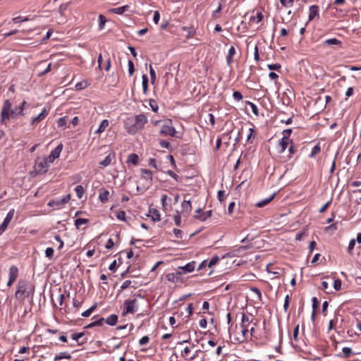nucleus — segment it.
<instances>
[{"label": "nucleus", "mask_w": 361, "mask_h": 361, "mask_svg": "<svg viewBox=\"0 0 361 361\" xmlns=\"http://www.w3.org/2000/svg\"><path fill=\"white\" fill-rule=\"evenodd\" d=\"M109 192L107 190L105 189H101L99 190V200L104 203L106 202L109 199Z\"/></svg>", "instance_id": "19"}, {"label": "nucleus", "mask_w": 361, "mask_h": 361, "mask_svg": "<svg viewBox=\"0 0 361 361\" xmlns=\"http://www.w3.org/2000/svg\"><path fill=\"white\" fill-rule=\"evenodd\" d=\"M292 133V129L291 128H289V129H286L283 131V138L285 139H289V137L290 135V134Z\"/></svg>", "instance_id": "59"}, {"label": "nucleus", "mask_w": 361, "mask_h": 361, "mask_svg": "<svg viewBox=\"0 0 361 361\" xmlns=\"http://www.w3.org/2000/svg\"><path fill=\"white\" fill-rule=\"evenodd\" d=\"M182 30L186 32V33H187L186 38L187 39L190 38L195 33V30L192 27L184 26V27H182Z\"/></svg>", "instance_id": "31"}, {"label": "nucleus", "mask_w": 361, "mask_h": 361, "mask_svg": "<svg viewBox=\"0 0 361 361\" xmlns=\"http://www.w3.org/2000/svg\"><path fill=\"white\" fill-rule=\"evenodd\" d=\"M149 105H150V106H151V108H152V111L154 112H157L158 111L159 106H158V105H157V104L155 100L150 99L149 100Z\"/></svg>", "instance_id": "46"}, {"label": "nucleus", "mask_w": 361, "mask_h": 361, "mask_svg": "<svg viewBox=\"0 0 361 361\" xmlns=\"http://www.w3.org/2000/svg\"><path fill=\"white\" fill-rule=\"evenodd\" d=\"M115 159V153H110L106 158L99 162V164L102 166H108L111 164L113 159Z\"/></svg>", "instance_id": "16"}, {"label": "nucleus", "mask_w": 361, "mask_h": 361, "mask_svg": "<svg viewBox=\"0 0 361 361\" xmlns=\"http://www.w3.org/2000/svg\"><path fill=\"white\" fill-rule=\"evenodd\" d=\"M116 216L118 219L125 221L126 213L124 211H118L116 214Z\"/></svg>", "instance_id": "50"}, {"label": "nucleus", "mask_w": 361, "mask_h": 361, "mask_svg": "<svg viewBox=\"0 0 361 361\" xmlns=\"http://www.w3.org/2000/svg\"><path fill=\"white\" fill-rule=\"evenodd\" d=\"M63 358L70 360V359H71V354L68 353L67 352H62L59 355H56L54 357V361L61 360Z\"/></svg>", "instance_id": "28"}, {"label": "nucleus", "mask_w": 361, "mask_h": 361, "mask_svg": "<svg viewBox=\"0 0 361 361\" xmlns=\"http://www.w3.org/2000/svg\"><path fill=\"white\" fill-rule=\"evenodd\" d=\"M75 191L76 192L78 197L80 199L82 198L85 192L83 187L82 185H77L75 188Z\"/></svg>", "instance_id": "37"}, {"label": "nucleus", "mask_w": 361, "mask_h": 361, "mask_svg": "<svg viewBox=\"0 0 361 361\" xmlns=\"http://www.w3.org/2000/svg\"><path fill=\"white\" fill-rule=\"evenodd\" d=\"M219 261V257H218V256H215V257H212V258L209 260V263L207 264V266H208L209 267H213L214 265L216 264H217V262H218Z\"/></svg>", "instance_id": "45"}, {"label": "nucleus", "mask_w": 361, "mask_h": 361, "mask_svg": "<svg viewBox=\"0 0 361 361\" xmlns=\"http://www.w3.org/2000/svg\"><path fill=\"white\" fill-rule=\"evenodd\" d=\"M131 283H132V282H131V281H130V280H126V281H125L123 283V284L121 285V288L122 290L126 289L127 288H128V287L130 286Z\"/></svg>", "instance_id": "64"}, {"label": "nucleus", "mask_w": 361, "mask_h": 361, "mask_svg": "<svg viewBox=\"0 0 361 361\" xmlns=\"http://www.w3.org/2000/svg\"><path fill=\"white\" fill-rule=\"evenodd\" d=\"M309 16H308V21L313 20L315 18H319V6L317 5H312L310 6L309 9Z\"/></svg>", "instance_id": "12"}, {"label": "nucleus", "mask_w": 361, "mask_h": 361, "mask_svg": "<svg viewBox=\"0 0 361 361\" xmlns=\"http://www.w3.org/2000/svg\"><path fill=\"white\" fill-rule=\"evenodd\" d=\"M249 131H250V133L249 135L247 136V140H246V142L247 143H250L252 144V140L255 138V135H254V133H255V130L253 128H249Z\"/></svg>", "instance_id": "41"}, {"label": "nucleus", "mask_w": 361, "mask_h": 361, "mask_svg": "<svg viewBox=\"0 0 361 361\" xmlns=\"http://www.w3.org/2000/svg\"><path fill=\"white\" fill-rule=\"evenodd\" d=\"M34 286L27 281L20 279L17 284V290L15 293L16 298L25 300L34 293Z\"/></svg>", "instance_id": "2"}, {"label": "nucleus", "mask_w": 361, "mask_h": 361, "mask_svg": "<svg viewBox=\"0 0 361 361\" xmlns=\"http://www.w3.org/2000/svg\"><path fill=\"white\" fill-rule=\"evenodd\" d=\"M167 174H169L171 177H172L173 179H175L176 181L179 180V176L175 173L173 171L169 170L166 172Z\"/></svg>", "instance_id": "60"}, {"label": "nucleus", "mask_w": 361, "mask_h": 361, "mask_svg": "<svg viewBox=\"0 0 361 361\" xmlns=\"http://www.w3.org/2000/svg\"><path fill=\"white\" fill-rule=\"evenodd\" d=\"M343 351V357L344 358H348L350 357V355H352L353 353V351H352V349L350 348H348V347H344L342 350Z\"/></svg>", "instance_id": "38"}, {"label": "nucleus", "mask_w": 361, "mask_h": 361, "mask_svg": "<svg viewBox=\"0 0 361 361\" xmlns=\"http://www.w3.org/2000/svg\"><path fill=\"white\" fill-rule=\"evenodd\" d=\"M149 74H150L151 83L154 84L156 80V73H155V71L153 69L152 65L149 66Z\"/></svg>", "instance_id": "43"}, {"label": "nucleus", "mask_w": 361, "mask_h": 361, "mask_svg": "<svg viewBox=\"0 0 361 361\" xmlns=\"http://www.w3.org/2000/svg\"><path fill=\"white\" fill-rule=\"evenodd\" d=\"M263 18V15L261 12H258L256 16H253L251 20H256L257 23H259Z\"/></svg>", "instance_id": "58"}, {"label": "nucleus", "mask_w": 361, "mask_h": 361, "mask_svg": "<svg viewBox=\"0 0 361 361\" xmlns=\"http://www.w3.org/2000/svg\"><path fill=\"white\" fill-rule=\"evenodd\" d=\"M268 68L271 71L276 70L278 71L281 68V66L280 63H274V64H269L267 66Z\"/></svg>", "instance_id": "56"}, {"label": "nucleus", "mask_w": 361, "mask_h": 361, "mask_svg": "<svg viewBox=\"0 0 361 361\" xmlns=\"http://www.w3.org/2000/svg\"><path fill=\"white\" fill-rule=\"evenodd\" d=\"M71 195H67L59 200H51L48 203L50 207H54L56 209H59L61 206L69 202Z\"/></svg>", "instance_id": "10"}, {"label": "nucleus", "mask_w": 361, "mask_h": 361, "mask_svg": "<svg viewBox=\"0 0 361 361\" xmlns=\"http://www.w3.org/2000/svg\"><path fill=\"white\" fill-rule=\"evenodd\" d=\"M128 65L129 75H130V76H131L133 75V73L135 72V66H134V63H133V61L128 60Z\"/></svg>", "instance_id": "44"}, {"label": "nucleus", "mask_w": 361, "mask_h": 361, "mask_svg": "<svg viewBox=\"0 0 361 361\" xmlns=\"http://www.w3.org/2000/svg\"><path fill=\"white\" fill-rule=\"evenodd\" d=\"M138 155L135 153H132L128 155L127 161L129 163H132L134 165H136L138 163Z\"/></svg>", "instance_id": "24"}, {"label": "nucleus", "mask_w": 361, "mask_h": 361, "mask_svg": "<svg viewBox=\"0 0 361 361\" xmlns=\"http://www.w3.org/2000/svg\"><path fill=\"white\" fill-rule=\"evenodd\" d=\"M195 267V262H190L183 267H179L178 269H181L183 274L190 273L194 271Z\"/></svg>", "instance_id": "15"}, {"label": "nucleus", "mask_w": 361, "mask_h": 361, "mask_svg": "<svg viewBox=\"0 0 361 361\" xmlns=\"http://www.w3.org/2000/svg\"><path fill=\"white\" fill-rule=\"evenodd\" d=\"M19 270L16 265L11 266L9 269V279L7 283V286L10 287L12 286L13 282L16 280L18 276Z\"/></svg>", "instance_id": "9"}, {"label": "nucleus", "mask_w": 361, "mask_h": 361, "mask_svg": "<svg viewBox=\"0 0 361 361\" xmlns=\"http://www.w3.org/2000/svg\"><path fill=\"white\" fill-rule=\"evenodd\" d=\"M68 4H69V3L63 4L59 6V13H61V15L63 16L64 14V12L66 11V9L68 6Z\"/></svg>", "instance_id": "54"}, {"label": "nucleus", "mask_w": 361, "mask_h": 361, "mask_svg": "<svg viewBox=\"0 0 361 361\" xmlns=\"http://www.w3.org/2000/svg\"><path fill=\"white\" fill-rule=\"evenodd\" d=\"M250 106H251V109H252V113L255 115V116H258L259 115V112H258V108L257 106L253 104V103H251L250 102Z\"/></svg>", "instance_id": "61"}, {"label": "nucleus", "mask_w": 361, "mask_h": 361, "mask_svg": "<svg viewBox=\"0 0 361 361\" xmlns=\"http://www.w3.org/2000/svg\"><path fill=\"white\" fill-rule=\"evenodd\" d=\"M356 240L355 239H351L350 240L348 247V252L349 254H352V250H353L355 245Z\"/></svg>", "instance_id": "48"}, {"label": "nucleus", "mask_w": 361, "mask_h": 361, "mask_svg": "<svg viewBox=\"0 0 361 361\" xmlns=\"http://www.w3.org/2000/svg\"><path fill=\"white\" fill-rule=\"evenodd\" d=\"M149 341V338L147 336H145L140 339L139 343L140 345H146L147 343H148Z\"/></svg>", "instance_id": "55"}, {"label": "nucleus", "mask_w": 361, "mask_h": 361, "mask_svg": "<svg viewBox=\"0 0 361 361\" xmlns=\"http://www.w3.org/2000/svg\"><path fill=\"white\" fill-rule=\"evenodd\" d=\"M47 115L48 111L46 109V108H44L42 112L38 116L32 118L31 124L39 123L40 121L44 120Z\"/></svg>", "instance_id": "14"}, {"label": "nucleus", "mask_w": 361, "mask_h": 361, "mask_svg": "<svg viewBox=\"0 0 361 361\" xmlns=\"http://www.w3.org/2000/svg\"><path fill=\"white\" fill-rule=\"evenodd\" d=\"M147 122V116L141 114L127 118L124 121V126L129 134L134 135L140 130L142 129Z\"/></svg>", "instance_id": "1"}, {"label": "nucleus", "mask_w": 361, "mask_h": 361, "mask_svg": "<svg viewBox=\"0 0 361 361\" xmlns=\"http://www.w3.org/2000/svg\"><path fill=\"white\" fill-rule=\"evenodd\" d=\"M250 321L249 319V317L243 312L242 313V319H241V324H240V326H241V334H242V337H238V338H235V341L239 343H244L245 341H246L248 338V335H249V329H248V326L250 325Z\"/></svg>", "instance_id": "3"}, {"label": "nucleus", "mask_w": 361, "mask_h": 361, "mask_svg": "<svg viewBox=\"0 0 361 361\" xmlns=\"http://www.w3.org/2000/svg\"><path fill=\"white\" fill-rule=\"evenodd\" d=\"M137 302L136 299L126 300L124 302V308L122 314H133L135 312V305Z\"/></svg>", "instance_id": "6"}, {"label": "nucleus", "mask_w": 361, "mask_h": 361, "mask_svg": "<svg viewBox=\"0 0 361 361\" xmlns=\"http://www.w3.org/2000/svg\"><path fill=\"white\" fill-rule=\"evenodd\" d=\"M289 142H290V140L289 139H285V138L282 137V139L279 143V145L281 146V150H280L281 153L283 152L286 150Z\"/></svg>", "instance_id": "30"}, {"label": "nucleus", "mask_w": 361, "mask_h": 361, "mask_svg": "<svg viewBox=\"0 0 361 361\" xmlns=\"http://www.w3.org/2000/svg\"><path fill=\"white\" fill-rule=\"evenodd\" d=\"M62 149H63V145L61 143L54 149H53L51 151L50 154L52 156V159L59 158Z\"/></svg>", "instance_id": "20"}, {"label": "nucleus", "mask_w": 361, "mask_h": 361, "mask_svg": "<svg viewBox=\"0 0 361 361\" xmlns=\"http://www.w3.org/2000/svg\"><path fill=\"white\" fill-rule=\"evenodd\" d=\"M341 281L338 279H336L334 282V288L336 290H339L341 288Z\"/></svg>", "instance_id": "52"}, {"label": "nucleus", "mask_w": 361, "mask_h": 361, "mask_svg": "<svg viewBox=\"0 0 361 361\" xmlns=\"http://www.w3.org/2000/svg\"><path fill=\"white\" fill-rule=\"evenodd\" d=\"M57 124H58V126L60 128L66 127V124H67V117L64 116V117L59 118L57 121Z\"/></svg>", "instance_id": "40"}, {"label": "nucleus", "mask_w": 361, "mask_h": 361, "mask_svg": "<svg viewBox=\"0 0 361 361\" xmlns=\"http://www.w3.org/2000/svg\"><path fill=\"white\" fill-rule=\"evenodd\" d=\"M212 210H209V211L202 213L200 215H195V217L201 221H205L207 218H209L212 216Z\"/></svg>", "instance_id": "25"}, {"label": "nucleus", "mask_w": 361, "mask_h": 361, "mask_svg": "<svg viewBox=\"0 0 361 361\" xmlns=\"http://www.w3.org/2000/svg\"><path fill=\"white\" fill-rule=\"evenodd\" d=\"M106 22V18L103 15L99 16V30H102L105 25V23Z\"/></svg>", "instance_id": "39"}, {"label": "nucleus", "mask_w": 361, "mask_h": 361, "mask_svg": "<svg viewBox=\"0 0 361 361\" xmlns=\"http://www.w3.org/2000/svg\"><path fill=\"white\" fill-rule=\"evenodd\" d=\"M312 301V310H314V312H317V310L319 305V302L316 297H313Z\"/></svg>", "instance_id": "47"}, {"label": "nucleus", "mask_w": 361, "mask_h": 361, "mask_svg": "<svg viewBox=\"0 0 361 361\" xmlns=\"http://www.w3.org/2000/svg\"><path fill=\"white\" fill-rule=\"evenodd\" d=\"M118 317L116 314H111L109 317L106 319H104V322L106 324H107L109 326H115L118 322Z\"/></svg>", "instance_id": "18"}, {"label": "nucleus", "mask_w": 361, "mask_h": 361, "mask_svg": "<svg viewBox=\"0 0 361 361\" xmlns=\"http://www.w3.org/2000/svg\"><path fill=\"white\" fill-rule=\"evenodd\" d=\"M221 9H222V5H221V4L220 3V4H219V6H218V8H217L215 11H214L212 12V17H213L214 18H219V15H218V13L221 12Z\"/></svg>", "instance_id": "49"}, {"label": "nucleus", "mask_w": 361, "mask_h": 361, "mask_svg": "<svg viewBox=\"0 0 361 361\" xmlns=\"http://www.w3.org/2000/svg\"><path fill=\"white\" fill-rule=\"evenodd\" d=\"M324 44H327V45H339V46H341L342 42L336 38H331V39L325 40L324 42Z\"/></svg>", "instance_id": "32"}, {"label": "nucleus", "mask_w": 361, "mask_h": 361, "mask_svg": "<svg viewBox=\"0 0 361 361\" xmlns=\"http://www.w3.org/2000/svg\"><path fill=\"white\" fill-rule=\"evenodd\" d=\"M142 178L146 180H152V173L150 170L146 169H142L141 170Z\"/></svg>", "instance_id": "22"}, {"label": "nucleus", "mask_w": 361, "mask_h": 361, "mask_svg": "<svg viewBox=\"0 0 361 361\" xmlns=\"http://www.w3.org/2000/svg\"><path fill=\"white\" fill-rule=\"evenodd\" d=\"M174 222H175V224L177 226H180V223H181V216L180 214H177V215H175L174 216Z\"/></svg>", "instance_id": "62"}, {"label": "nucleus", "mask_w": 361, "mask_h": 361, "mask_svg": "<svg viewBox=\"0 0 361 361\" xmlns=\"http://www.w3.org/2000/svg\"><path fill=\"white\" fill-rule=\"evenodd\" d=\"M149 213L152 214V220L153 221H160V214L156 209H149Z\"/></svg>", "instance_id": "26"}, {"label": "nucleus", "mask_w": 361, "mask_h": 361, "mask_svg": "<svg viewBox=\"0 0 361 361\" xmlns=\"http://www.w3.org/2000/svg\"><path fill=\"white\" fill-rule=\"evenodd\" d=\"M275 196V193H274L273 195H271L268 198H266L264 200H262L261 201H259L257 203H256V206L257 207H264L265 205H267V204H269L274 197Z\"/></svg>", "instance_id": "23"}, {"label": "nucleus", "mask_w": 361, "mask_h": 361, "mask_svg": "<svg viewBox=\"0 0 361 361\" xmlns=\"http://www.w3.org/2000/svg\"><path fill=\"white\" fill-rule=\"evenodd\" d=\"M114 243L113 240L111 238H109L107 240L105 247L108 250H110L114 247Z\"/></svg>", "instance_id": "63"}, {"label": "nucleus", "mask_w": 361, "mask_h": 361, "mask_svg": "<svg viewBox=\"0 0 361 361\" xmlns=\"http://www.w3.org/2000/svg\"><path fill=\"white\" fill-rule=\"evenodd\" d=\"M108 126H109L108 120H106V119L103 120L101 122L99 128L95 131V133H102L108 127Z\"/></svg>", "instance_id": "29"}, {"label": "nucleus", "mask_w": 361, "mask_h": 361, "mask_svg": "<svg viewBox=\"0 0 361 361\" xmlns=\"http://www.w3.org/2000/svg\"><path fill=\"white\" fill-rule=\"evenodd\" d=\"M89 222V219L78 218L75 221V226L79 228L80 226L82 224H87Z\"/></svg>", "instance_id": "36"}, {"label": "nucleus", "mask_w": 361, "mask_h": 361, "mask_svg": "<svg viewBox=\"0 0 361 361\" xmlns=\"http://www.w3.org/2000/svg\"><path fill=\"white\" fill-rule=\"evenodd\" d=\"M142 89H143V93L147 94V90H148V77L147 75H143L142 77Z\"/></svg>", "instance_id": "33"}, {"label": "nucleus", "mask_w": 361, "mask_h": 361, "mask_svg": "<svg viewBox=\"0 0 361 361\" xmlns=\"http://www.w3.org/2000/svg\"><path fill=\"white\" fill-rule=\"evenodd\" d=\"M26 102L24 101L18 108L11 109L9 112L10 118H14L18 115H23V108Z\"/></svg>", "instance_id": "13"}, {"label": "nucleus", "mask_w": 361, "mask_h": 361, "mask_svg": "<svg viewBox=\"0 0 361 361\" xmlns=\"http://www.w3.org/2000/svg\"><path fill=\"white\" fill-rule=\"evenodd\" d=\"M182 274V272L178 271L176 273H169L166 274V277L169 281L171 282H177L179 280L180 275Z\"/></svg>", "instance_id": "17"}, {"label": "nucleus", "mask_w": 361, "mask_h": 361, "mask_svg": "<svg viewBox=\"0 0 361 361\" xmlns=\"http://www.w3.org/2000/svg\"><path fill=\"white\" fill-rule=\"evenodd\" d=\"M320 151H321V147H320L319 145H317L312 148V152H311L310 154L309 155V157L312 158L316 154H317Z\"/></svg>", "instance_id": "42"}, {"label": "nucleus", "mask_w": 361, "mask_h": 361, "mask_svg": "<svg viewBox=\"0 0 361 361\" xmlns=\"http://www.w3.org/2000/svg\"><path fill=\"white\" fill-rule=\"evenodd\" d=\"M183 212L189 213L192 210V205L190 200H184L182 202Z\"/></svg>", "instance_id": "27"}, {"label": "nucleus", "mask_w": 361, "mask_h": 361, "mask_svg": "<svg viewBox=\"0 0 361 361\" xmlns=\"http://www.w3.org/2000/svg\"><path fill=\"white\" fill-rule=\"evenodd\" d=\"M97 306V304L95 302L88 310H87L86 311H85L82 313V314H81L82 317H88L92 314V312L96 309Z\"/></svg>", "instance_id": "35"}, {"label": "nucleus", "mask_w": 361, "mask_h": 361, "mask_svg": "<svg viewBox=\"0 0 361 361\" xmlns=\"http://www.w3.org/2000/svg\"><path fill=\"white\" fill-rule=\"evenodd\" d=\"M15 214V209H11L8 213L7 214L6 218L4 219L3 223L0 225V235L5 231L7 228L8 224L11 221Z\"/></svg>", "instance_id": "8"}, {"label": "nucleus", "mask_w": 361, "mask_h": 361, "mask_svg": "<svg viewBox=\"0 0 361 361\" xmlns=\"http://www.w3.org/2000/svg\"><path fill=\"white\" fill-rule=\"evenodd\" d=\"M47 159H39L36 161L35 169L37 173L44 174L48 171Z\"/></svg>", "instance_id": "5"}, {"label": "nucleus", "mask_w": 361, "mask_h": 361, "mask_svg": "<svg viewBox=\"0 0 361 361\" xmlns=\"http://www.w3.org/2000/svg\"><path fill=\"white\" fill-rule=\"evenodd\" d=\"M128 8V6H123L118 8H111L110 11L116 14H122L127 10Z\"/></svg>", "instance_id": "34"}, {"label": "nucleus", "mask_w": 361, "mask_h": 361, "mask_svg": "<svg viewBox=\"0 0 361 361\" xmlns=\"http://www.w3.org/2000/svg\"><path fill=\"white\" fill-rule=\"evenodd\" d=\"M54 252V251L52 247H47L45 250L46 257H49V259L52 258Z\"/></svg>", "instance_id": "51"}, {"label": "nucleus", "mask_w": 361, "mask_h": 361, "mask_svg": "<svg viewBox=\"0 0 361 361\" xmlns=\"http://www.w3.org/2000/svg\"><path fill=\"white\" fill-rule=\"evenodd\" d=\"M173 231L176 238H183V231L181 230H180L178 228H174Z\"/></svg>", "instance_id": "57"}, {"label": "nucleus", "mask_w": 361, "mask_h": 361, "mask_svg": "<svg viewBox=\"0 0 361 361\" xmlns=\"http://www.w3.org/2000/svg\"><path fill=\"white\" fill-rule=\"evenodd\" d=\"M235 54V49L234 47H231L228 49V53L226 56V62L228 65H231L233 62V57Z\"/></svg>", "instance_id": "21"}, {"label": "nucleus", "mask_w": 361, "mask_h": 361, "mask_svg": "<svg viewBox=\"0 0 361 361\" xmlns=\"http://www.w3.org/2000/svg\"><path fill=\"white\" fill-rule=\"evenodd\" d=\"M11 104L8 99L4 102V106L1 113V121L3 123L6 119H10L9 112L11 111Z\"/></svg>", "instance_id": "7"}, {"label": "nucleus", "mask_w": 361, "mask_h": 361, "mask_svg": "<svg viewBox=\"0 0 361 361\" xmlns=\"http://www.w3.org/2000/svg\"><path fill=\"white\" fill-rule=\"evenodd\" d=\"M233 97L234 99L236 101H240L243 99V95L238 91L233 92Z\"/></svg>", "instance_id": "53"}, {"label": "nucleus", "mask_w": 361, "mask_h": 361, "mask_svg": "<svg viewBox=\"0 0 361 361\" xmlns=\"http://www.w3.org/2000/svg\"><path fill=\"white\" fill-rule=\"evenodd\" d=\"M85 333H74L71 335V338L78 343V345H81L87 341V338L85 337Z\"/></svg>", "instance_id": "11"}, {"label": "nucleus", "mask_w": 361, "mask_h": 361, "mask_svg": "<svg viewBox=\"0 0 361 361\" xmlns=\"http://www.w3.org/2000/svg\"><path fill=\"white\" fill-rule=\"evenodd\" d=\"M159 133L164 136L170 135L171 137H176V130L175 128L171 126V120H169L166 123L161 126Z\"/></svg>", "instance_id": "4"}]
</instances>
